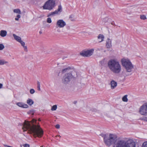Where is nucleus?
<instances>
[{"mask_svg":"<svg viewBox=\"0 0 147 147\" xmlns=\"http://www.w3.org/2000/svg\"><path fill=\"white\" fill-rule=\"evenodd\" d=\"M71 69V68L70 67H67V68H66L65 69H63L62 70V73H64L65 72H66L67 71L69 70H70Z\"/></svg>","mask_w":147,"mask_h":147,"instance_id":"25","label":"nucleus"},{"mask_svg":"<svg viewBox=\"0 0 147 147\" xmlns=\"http://www.w3.org/2000/svg\"><path fill=\"white\" fill-rule=\"evenodd\" d=\"M142 147H147V142H144L142 144Z\"/></svg>","mask_w":147,"mask_h":147,"instance_id":"33","label":"nucleus"},{"mask_svg":"<svg viewBox=\"0 0 147 147\" xmlns=\"http://www.w3.org/2000/svg\"><path fill=\"white\" fill-rule=\"evenodd\" d=\"M37 88H38V90H40V82H39L38 81L37 82Z\"/></svg>","mask_w":147,"mask_h":147,"instance_id":"32","label":"nucleus"},{"mask_svg":"<svg viewBox=\"0 0 147 147\" xmlns=\"http://www.w3.org/2000/svg\"><path fill=\"white\" fill-rule=\"evenodd\" d=\"M73 78L72 75L71 73L65 74L63 78L62 83L64 84H66L69 82Z\"/></svg>","mask_w":147,"mask_h":147,"instance_id":"6","label":"nucleus"},{"mask_svg":"<svg viewBox=\"0 0 147 147\" xmlns=\"http://www.w3.org/2000/svg\"><path fill=\"white\" fill-rule=\"evenodd\" d=\"M55 6V1H47L42 7L43 9L51 10Z\"/></svg>","mask_w":147,"mask_h":147,"instance_id":"5","label":"nucleus"},{"mask_svg":"<svg viewBox=\"0 0 147 147\" xmlns=\"http://www.w3.org/2000/svg\"><path fill=\"white\" fill-rule=\"evenodd\" d=\"M57 108V106L56 105H54L52 107L51 110L52 111H55Z\"/></svg>","mask_w":147,"mask_h":147,"instance_id":"28","label":"nucleus"},{"mask_svg":"<svg viewBox=\"0 0 147 147\" xmlns=\"http://www.w3.org/2000/svg\"><path fill=\"white\" fill-rule=\"evenodd\" d=\"M109 23H111L112 25H114L115 24L114 22V21H112V20Z\"/></svg>","mask_w":147,"mask_h":147,"instance_id":"42","label":"nucleus"},{"mask_svg":"<svg viewBox=\"0 0 147 147\" xmlns=\"http://www.w3.org/2000/svg\"><path fill=\"white\" fill-rule=\"evenodd\" d=\"M69 18L70 19V20L71 21H74L75 20L74 18V16L72 15H71L70 16Z\"/></svg>","mask_w":147,"mask_h":147,"instance_id":"30","label":"nucleus"},{"mask_svg":"<svg viewBox=\"0 0 147 147\" xmlns=\"http://www.w3.org/2000/svg\"><path fill=\"white\" fill-rule=\"evenodd\" d=\"M100 136L103 137L105 144L108 146H110L115 142L117 138V136L115 135L112 134L108 135L102 134Z\"/></svg>","mask_w":147,"mask_h":147,"instance_id":"3","label":"nucleus"},{"mask_svg":"<svg viewBox=\"0 0 147 147\" xmlns=\"http://www.w3.org/2000/svg\"><path fill=\"white\" fill-rule=\"evenodd\" d=\"M3 86L2 84L0 83V89Z\"/></svg>","mask_w":147,"mask_h":147,"instance_id":"45","label":"nucleus"},{"mask_svg":"<svg viewBox=\"0 0 147 147\" xmlns=\"http://www.w3.org/2000/svg\"><path fill=\"white\" fill-rule=\"evenodd\" d=\"M134 70V66L131 63V62L129 61V75L131 74L132 73H130L131 72H133Z\"/></svg>","mask_w":147,"mask_h":147,"instance_id":"15","label":"nucleus"},{"mask_svg":"<svg viewBox=\"0 0 147 147\" xmlns=\"http://www.w3.org/2000/svg\"><path fill=\"white\" fill-rule=\"evenodd\" d=\"M129 147H136L135 141L130 138H129Z\"/></svg>","mask_w":147,"mask_h":147,"instance_id":"14","label":"nucleus"},{"mask_svg":"<svg viewBox=\"0 0 147 147\" xmlns=\"http://www.w3.org/2000/svg\"><path fill=\"white\" fill-rule=\"evenodd\" d=\"M21 18V16L20 14H18L17 15L16 18L15 19L16 21H18L19 20V19Z\"/></svg>","mask_w":147,"mask_h":147,"instance_id":"29","label":"nucleus"},{"mask_svg":"<svg viewBox=\"0 0 147 147\" xmlns=\"http://www.w3.org/2000/svg\"><path fill=\"white\" fill-rule=\"evenodd\" d=\"M77 102V101H74L73 102V104L75 105H76Z\"/></svg>","mask_w":147,"mask_h":147,"instance_id":"43","label":"nucleus"},{"mask_svg":"<svg viewBox=\"0 0 147 147\" xmlns=\"http://www.w3.org/2000/svg\"><path fill=\"white\" fill-rule=\"evenodd\" d=\"M121 62L123 66L129 71V60L128 59L123 58L121 59Z\"/></svg>","mask_w":147,"mask_h":147,"instance_id":"9","label":"nucleus"},{"mask_svg":"<svg viewBox=\"0 0 147 147\" xmlns=\"http://www.w3.org/2000/svg\"><path fill=\"white\" fill-rule=\"evenodd\" d=\"M62 11V7L61 5L58 6V9L54 11L51 12L49 15V16H54L55 14H57L60 13Z\"/></svg>","mask_w":147,"mask_h":147,"instance_id":"11","label":"nucleus"},{"mask_svg":"<svg viewBox=\"0 0 147 147\" xmlns=\"http://www.w3.org/2000/svg\"><path fill=\"white\" fill-rule=\"evenodd\" d=\"M141 120L147 122V117H145L140 118Z\"/></svg>","mask_w":147,"mask_h":147,"instance_id":"35","label":"nucleus"},{"mask_svg":"<svg viewBox=\"0 0 147 147\" xmlns=\"http://www.w3.org/2000/svg\"><path fill=\"white\" fill-rule=\"evenodd\" d=\"M107 61L105 59H103L100 62V64L102 66L106 64Z\"/></svg>","mask_w":147,"mask_h":147,"instance_id":"24","label":"nucleus"},{"mask_svg":"<svg viewBox=\"0 0 147 147\" xmlns=\"http://www.w3.org/2000/svg\"><path fill=\"white\" fill-rule=\"evenodd\" d=\"M111 20V18H109L107 17L103 18L102 20V22L105 23H110Z\"/></svg>","mask_w":147,"mask_h":147,"instance_id":"19","label":"nucleus"},{"mask_svg":"<svg viewBox=\"0 0 147 147\" xmlns=\"http://www.w3.org/2000/svg\"><path fill=\"white\" fill-rule=\"evenodd\" d=\"M13 36L14 37V39L18 42H19L22 40L20 36H17L15 34H13Z\"/></svg>","mask_w":147,"mask_h":147,"instance_id":"20","label":"nucleus"},{"mask_svg":"<svg viewBox=\"0 0 147 147\" xmlns=\"http://www.w3.org/2000/svg\"><path fill=\"white\" fill-rule=\"evenodd\" d=\"M8 62L7 61H5L4 60L0 59V65H3L7 63Z\"/></svg>","mask_w":147,"mask_h":147,"instance_id":"27","label":"nucleus"},{"mask_svg":"<svg viewBox=\"0 0 147 147\" xmlns=\"http://www.w3.org/2000/svg\"><path fill=\"white\" fill-rule=\"evenodd\" d=\"M40 147H43V146H41Z\"/></svg>","mask_w":147,"mask_h":147,"instance_id":"50","label":"nucleus"},{"mask_svg":"<svg viewBox=\"0 0 147 147\" xmlns=\"http://www.w3.org/2000/svg\"><path fill=\"white\" fill-rule=\"evenodd\" d=\"M57 31L58 32H60V30H57Z\"/></svg>","mask_w":147,"mask_h":147,"instance_id":"47","label":"nucleus"},{"mask_svg":"<svg viewBox=\"0 0 147 147\" xmlns=\"http://www.w3.org/2000/svg\"><path fill=\"white\" fill-rule=\"evenodd\" d=\"M21 44V45L23 47L24 46H25V42L22 41V40L20 42H19Z\"/></svg>","mask_w":147,"mask_h":147,"instance_id":"37","label":"nucleus"},{"mask_svg":"<svg viewBox=\"0 0 147 147\" xmlns=\"http://www.w3.org/2000/svg\"><path fill=\"white\" fill-rule=\"evenodd\" d=\"M39 33H40V34H41V33H42V32H41V31H40V32H39Z\"/></svg>","mask_w":147,"mask_h":147,"instance_id":"48","label":"nucleus"},{"mask_svg":"<svg viewBox=\"0 0 147 147\" xmlns=\"http://www.w3.org/2000/svg\"><path fill=\"white\" fill-rule=\"evenodd\" d=\"M103 49L102 48H98L97 50H98L100 51L101 50H103Z\"/></svg>","mask_w":147,"mask_h":147,"instance_id":"44","label":"nucleus"},{"mask_svg":"<svg viewBox=\"0 0 147 147\" xmlns=\"http://www.w3.org/2000/svg\"><path fill=\"white\" fill-rule=\"evenodd\" d=\"M139 113L143 115H147V102L144 103L140 108Z\"/></svg>","mask_w":147,"mask_h":147,"instance_id":"7","label":"nucleus"},{"mask_svg":"<svg viewBox=\"0 0 147 147\" xmlns=\"http://www.w3.org/2000/svg\"><path fill=\"white\" fill-rule=\"evenodd\" d=\"M140 18L141 19L143 20H145L146 19V16L144 15H140Z\"/></svg>","mask_w":147,"mask_h":147,"instance_id":"31","label":"nucleus"},{"mask_svg":"<svg viewBox=\"0 0 147 147\" xmlns=\"http://www.w3.org/2000/svg\"><path fill=\"white\" fill-rule=\"evenodd\" d=\"M80 110L83 112H87L90 110L89 107L86 104H84L81 106Z\"/></svg>","mask_w":147,"mask_h":147,"instance_id":"12","label":"nucleus"},{"mask_svg":"<svg viewBox=\"0 0 147 147\" xmlns=\"http://www.w3.org/2000/svg\"><path fill=\"white\" fill-rule=\"evenodd\" d=\"M27 103L29 105L31 106L34 103L33 101L30 98H28L27 100Z\"/></svg>","mask_w":147,"mask_h":147,"instance_id":"22","label":"nucleus"},{"mask_svg":"<svg viewBox=\"0 0 147 147\" xmlns=\"http://www.w3.org/2000/svg\"><path fill=\"white\" fill-rule=\"evenodd\" d=\"M113 147H129V143L123 140H117V137L116 141L113 143Z\"/></svg>","mask_w":147,"mask_h":147,"instance_id":"4","label":"nucleus"},{"mask_svg":"<svg viewBox=\"0 0 147 147\" xmlns=\"http://www.w3.org/2000/svg\"><path fill=\"white\" fill-rule=\"evenodd\" d=\"M47 22L49 23H50L51 22V19L50 18H48L47 20Z\"/></svg>","mask_w":147,"mask_h":147,"instance_id":"38","label":"nucleus"},{"mask_svg":"<svg viewBox=\"0 0 147 147\" xmlns=\"http://www.w3.org/2000/svg\"><path fill=\"white\" fill-rule=\"evenodd\" d=\"M30 92L31 94H34L35 92V91L34 89H31L30 90Z\"/></svg>","mask_w":147,"mask_h":147,"instance_id":"36","label":"nucleus"},{"mask_svg":"<svg viewBox=\"0 0 147 147\" xmlns=\"http://www.w3.org/2000/svg\"><path fill=\"white\" fill-rule=\"evenodd\" d=\"M13 11L14 13L18 14H20L22 13L20 10L18 9H14L13 10Z\"/></svg>","mask_w":147,"mask_h":147,"instance_id":"23","label":"nucleus"},{"mask_svg":"<svg viewBox=\"0 0 147 147\" xmlns=\"http://www.w3.org/2000/svg\"><path fill=\"white\" fill-rule=\"evenodd\" d=\"M57 136H59V137H61V136H60L59 135V136H55V137H57Z\"/></svg>","mask_w":147,"mask_h":147,"instance_id":"46","label":"nucleus"},{"mask_svg":"<svg viewBox=\"0 0 147 147\" xmlns=\"http://www.w3.org/2000/svg\"><path fill=\"white\" fill-rule=\"evenodd\" d=\"M36 120L33 119L29 121L25 120L22 124V129L24 131H28V133L32 134L36 138L42 137L43 131L40 125L36 124Z\"/></svg>","mask_w":147,"mask_h":147,"instance_id":"1","label":"nucleus"},{"mask_svg":"<svg viewBox=\"0 0 147 147\" xmlns=\"http://www.w3.org/2000/svg\"><path fill=\"white\" fill-rule=\"evenodd\" d=\"M24 147H30V145L29 144H26L23 145Z\"/></svg>","mask_w":147,"mask_h":147,"instance_id":"40","label":"nucleus"},{"mask_svg":"<svg viewBox=\"0 0 147 147\" xmlns=\"http://www.w3.org/2000/svg\"><path fill=\"white\" fill-rule=\"evenodd\" d=\"M55 127L57 129H59L60 128V125L59 124H57L55 125Z\"/></svg>","mask_w":147,"mask_h":147,"instance_id":"41","label":"nucleus"},{"mask_svg":"<svg viewBox=\"0 0 147 147\" xmlns=\"http://www.w3.org/2000/svg\"><path fill=\"white\" fill-rule=\"evenodd\" d=\"M66 25L65 22L63 20H58L56 24L57 28H63Z\"/></svg>","mask_w":147,"mask_h":147,"instance_id":"10","label":"nucleus"},{"mask_svg":"<svg viewBox=\"0 0 147 147\" xmlns=\"http://www.w3.org/2000/svg\"><path fill=\"white\" fill-rule=\"evenodd\" d=\"M127 96L128 95H126L123 96L122 98V100L124 102H127L128 101Z\"/></svg>","mask_w":147,"mask_h":147,"instance_id":"26","label":"nucleus"},{"mask_svg":"<svg viewBox=\"0 0 147 147\" xmlns=\"http://www.w3.org/2000/svg\"><path fill=\"white\" fill-rule=\"evenodd\" d=\"M106 50H105L104 51V52H106Z\"/></svg>","mask_w":147,"mask_h":147,"instance_id":"49","label":"nucleus"},{"mask_svg":"<svg viewBox=\"0 0 147 147\" xmlns=\"http://www.w3.org/2000/svg\"><path fill=\"white\" fill-rule=\"evenodd\" d=\"M111 40L110 39H108L106 42V46L107 48H110L111 46Z\"/></svg>","mask_w":147,"mask_h":147,"instance_id":"21","label":"nucleus"},{"mask_svg":"<svg viewBox=\"0 0 147 147\" xmlns=\"http://www.w3.org/2000/svg\"><path fill=\"white\" fill-rule=\"evenodd\" d=\"M23 47L24 48V49L25 51L26 52H27L28 49H27V46H25Z\"/></svg>","mask_w":147,"mask_h":147,"instance_id":"39","label":"nucleus"},{"mask_svg":"<svg viewBox=\"0 0 147 147\" xmlns=\"http://www.w3.org/2000/svg\"><path fill=\"white\" fill-rule=\"evenodd\" d=\"M94 49H92L89 50L83 51L80 53V55L84 57H90L92 55L93 53Z\"/></svg>","mask_w":147,"mask_h":147,"instance_id":"8","label":"nucleus"},{"mask_svg":"<svg viewBox=\"0 0 147 147\" xmlns=\"http://www.w3.org/2000/svg\"><path fill=\"white\" fill-rule=\"evenodd\" d=\"M108 67L114 73L118 74L121 72V66L119 62L115 59H111L108 63Z\"/></svg>","mask_w":147,"mask_h":147,"instance_id":"2","label":"nucleus"},{"mask_svg":"<svg viewBox=\"0 0 147 147\" xmlns=\"http://www.w3.org/2000/svg\"><path fill=\"white\" fill-rule=\"evenodd\" d=\"M7 35V32L5 30H1L0 31V36L3 37H5Z\"/></svg>","mask_w":147,"mask_h":147,"instance_id":"17","label":"nucleus"},{"mask_svg":"<svg viewBox=\"0 0 147 147\" xmlns=\"http://www.w3.org/2000/svg\"><path fill=\"white\" fill-rule=\"evenodd\" d=\"M111 86L112 89H114L117 86V82L114 80H112L111 82Z\"/></svg>","mask_w":147,"mask_h":147,"instance_id":"16","label":"nucleus"},{"mask_svg":"<svg viewBox=\"0 0 147 147\" xmlns=\"http://www.w3.org/2000/svg\"><path fill=\"white\" fill-rule=\"evenodd\" d=\"M38 121H40V119H38Z\"/></svg>","mask_w":147,"mask_h":147,"instance_id":"51","label":"nucleus"},{"mask_svg":"<svg viewBox=\"0 0 147 147\" xmlns=\"http://www.w3.org/2000/svg\"><path fill=\"white\" fill-rule=\"evenodd\" d=\"M16 105L19 107L23 108H27L28 107V106L27 104L22 102H17Z\"/></svg>","mask_w":147,"mask_h":147,"instance_id":"13","label":"nucleus"},{"mask_svg":"<svg viewBox=\"0 0 147 147\" xmlns=\"http://www.w3.org/2000/svg\"><path fill=\"white\" fill-rule=\"evenodd\" d=\"M98 41L100 42L103 41L104 38V36L102 34H100L98 37Z\"/></svg>","mask_w":147,"mask_h":147,"instance_id":"18","label":"nucleus"},{"mask_svg":"<svg viewBox=\"0 0 147 147\" xmlns=\"http://www.w3.org/2000/svg\"><path fill=\"white\" fill-rule=\"evenodd\" d=\"M4 45L2 44H0V50H2L4 48Z\"/></svg>","mask_w":147,"mask_h":147,"instance_id":"34","label":"nucleus"}]
</instances>
